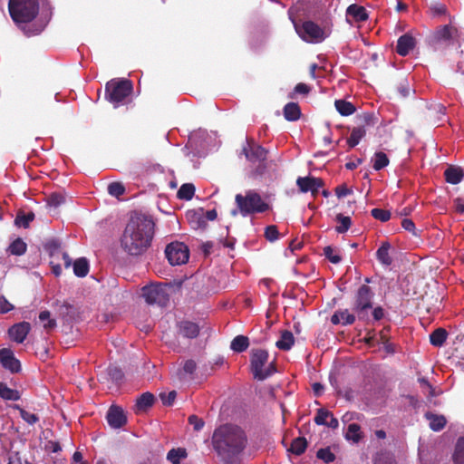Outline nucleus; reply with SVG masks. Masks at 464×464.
<instances>
[{
  "mask_svg": "<svg viewBox=\"0 0 464 464\" xmlns=\"http://www.w3.org/2000/svg\"><path fill=\"white\" fill-rule=\"evenodd\" d=\"M187 457L186 450L184 449H172L167 454V459L171 464H180V459Z\"/></svg>",
  "mask_w": 464,
  "mask_h": 464,
  "instance_id": "obj_42",
  "label": "nucleus"
},
{
  "mask_svg": "<svg viewBox=\"0 0 464 464\" xmlns=\"http://www.w3.org/2000/svg\"><path fill=\"white\" fill-rule=\"evenodd\" d=\"M31 330V324L28 322L14 324L8 330L9 337L17 343H22L27 337Z\"/></svg>",
  "mask_w": 464,
  "mask_h": 464,
  "instance_id": "obj_16",
  "label": "nucleus"
},
{
  "mask_svg": "<svg viewBox=\"0 0 464 464\" xmlns=\"http://www.w3.org/2000/svg\"><path fill=\"white\" fill-rule=\"evenodd\" d=\"M316 457L324 460L325 463L334 462L335 459V455L331 451L330 448L320 449L316 452Z\"/></svg>",
  "mask_w": 464,
  "mask_h": 464,
  "instance_id": "obj_46",
  "label": "nucleus"
},
{
  "mask_svg": "<svg viewBox=\"0 0 464 464\" xmlns=\"http://www.w3.org/2000/svg\"><path fill=\"white\" fill-rule=\"evenodd\" d=\"M401 227L405 230L411 232L414 236H419V234L416 231V228H415V224L413 223V221L411 219L404 218L401 221Z\"/></svg>",
  "mask_w": 464,
  "mask_h": 464,
  "instance_id": "obj_58",
  "label": "nucleus"
},
{
  "mask_svg": "<svg viewBox=\"0 0 464 464\" xmlns=\"http://www.w3.org/2000/svg\"><path fill=\"white\" fill-rule=\"evenodd\" d=\"M284 117L285 120L289 121H295L301 116V110L297 103L295 102H288L285 105L284 110Z\"/></svg>",
  "mask_w": 464,
  "mask_h": 464,
  "instance_id": "obj_24",
  "label": "nucleus"
},
{
  "mask_svg": "<svg viewBox=\"0 0 464 464\" xmlns=\"http://www.w3.org/2000/svg\"><path fill=\"white\" fill-rule=\"evenodd\" d=\"M34 219V213L30 211L28 213H24L23 210H19L16 214L14 224L17 227H23L27 228L30 223Z\"/></svg>",
  "mask_w": 464,
  "mask_h": 464,
  "instance_id": "obj_34",
  "label": "nucleus"
},
{
  "mask_svg": "<svg viewBox=\"0 0 464 464\" xmlns=\"http://www.w3.org/2000/svg\"><path fill=\"white\" fill-rule=\"evenodd\" d=\"M198 324L190 321H182L178 324V334L185 338L194 339L199 334Z\"/></svg>",
  "mask_w": 464,
  "mask_h": 464,
  "instance_id": "obj_19",
  "label": "nucleus"
},
{
  "mask_svg": "<svg viewBox=\"0 0 464 464\" xmlns=\"http://www.w3.org/2000/svg\"><path fill=\"white\" fill-rule=\"evenodd\" d=\"M391 248V245L389 242H382L381 246L378 248L376 252V257L380 263L384 266H390L392 263V258L390 256L389 250Z\"/></svg>",
  "mask_w": 464,
  "mask_h": 464,
  "instance_id": "obj_26",
  "label": "nucleus"
},
{
  "mask_svg": "<svg viewBox=\"0 0 464 464\" xmlns=\"http://www.w3.org/2000/svg\"><path fill=\"white\" fill-rule=\"evenodd\" d=\"M235 202L237 210H232V216H236L239 212L243 217H246L255 213H264L269 208L268 204L262 199L261 196L252 189L246 191L245 195L237 194Z\"/></svg>",
  "mask_w": 464,
  "mask_h": 464,
  "instance_id": "obj_3",
  "label": "nucleus"
},
{
  "mask_svg": "<svg viewBox=\"0 0 464 464\" xmlns=\"http://www.w3.org/2000/svg\"><path fill=\"white\" fill-rule=\"evenodd\" d=\"M347 15L354 18L356 22H364L368 19V14L363 6L353 4L346 10Z\"/></svg>",
  "mask_w": 464,
  "mask_h": 464,
  "instance_id": "obj_22",
  "label": "nucleus"
},
{
  "mask_svg": "<svg viewBox=\"0 0 464 464\" xmlns=\"http://www.w3.org/2000/svg\"><path fill=\"white\" fill-rule=\"evenodd\" d=\"M366 130L364 127H355L352 130L350 137L347 139V144L350 148H353L359 144L361 140L365 136Z\"/></svg>",
  "mask_w": 464,
  "mask_h": 464,
  "instance_id": "obj_32",
  "label": "nucleus"
},
{
  "mask_svg": "<svg viewBox=\"0 0 464 464\" xmlns=\"http://www.w3.org/2000/svg\"><path fill=\"white\" fill-rule=\"evenodd\" d=\"M242 151L246 160L252 163L266 161L268 154V151L264 147L256 144L252 140H247Z\"/></svg>",
  "mask_w": 464,
  "mask_h": 464,
  "instance_id": "obj_12",
  "label": "nucleus"
},
{
  "mask_svg": "<svg viewBox=\"0 0 464 464\" xmlns=\"http://www.w3.org/2000/svg\"><path fill=\"white\" fill-rule=\"evenodd\" d=\"M257 163H258V165L252 172L254 177L262 176L266 171V161L257 162Z\"/></svg>",
  "mask_w": 464,
  "mask_h": 464,
  "instance_id": "obj_62",
  "label": "nucleus"
},
{
  "mask_svg": "<svg viewBox=\"0 0 464 464\" xmlns=\"http://www.w3.org/2000/svg\"><path fill=\"white\" fill-rule=\"evenodd\" d=\"M294 92H295V93L306 95L309 93L310 88L307 84L299 82L295 85Z\"/></svg>",
  "mask_w": 464,
  "mask_h": 464,
  "instance_id": "obj_61",
  "label": "nucleus"
},
{
  "mask_svg": "<svg viewBox=\"0 0 464 464\" xmlns=\"http://www.w3.org/2000/svg\"><path fill=\"white\" fill-rule=\"evenodd\" d=\"M13 309L14 305L4 295H0V314H6Z\"/></svg>",
  "mask_w": 464,
  "mask_h": 464,
  "instance_id": "obj_57",
  "label": "nucleus"
},
{
  "mask_svg": "<svg viewBox=\"0 0 464 464\" xmlns=\"http://www.w3.org/2000/svg\"><path fill=\"white\" fill-rule=\"evenodd\" d=\"M415 45V38L410 34H404L397 41L396 52L401 56H406L414 49Z\"/></svg>",
  "mask_w": 464,
  "mask_h": 464,
  "instance_id": "obj_17",
  "label": "nucleus"
},
{
  "mask_svg": "<svg viewBox=\"0 0 464 464\" xmlns=\"http://www.w3.org/2000/svg\"><path fill=\"white\" fill-rule=\"evenodd\" d=\"M373 464H397V461L393 453L383 450L375 455Z\"/></svg>",
  "mask_w": 464,
  "mask_h": 464,
  "instance_id": "obj_36",
  "label": "nucleus"
},
{
  "mask_svg": "<svg viewBox=\"0 0 464 464\" xmlns=\"http://www.w3.org/2000/svg\"><path fill=\"white\" fill-rule=\"evenodd\" d=\"M108 192L111 196L119 198L125 192V187L121 182H111L108 186Z\"/></svg>",
  "mask_w": 464,
  "mask_h": 464,
  "instance_id": "obj_48",
  "label": "nucleus"
},
{
  "mask_svg": "<svg viewBox=\"0 0 464 464\" xmlns=\"http://www.w3.org/2000/svg\"><path fill=\"white\" fill-rule=\"evenodd\" d=\"M188 423L193 426L194 430L198 431L204 427V420L197 415H190L188 419Z\"/></svg>",
  "mask_w": 464,
  "mask_h": 464,
  "instance_id": "obj_55",
  "label": "nucleus"
},
{
  "mask_svg": "<svg viewBox=\"0 0 464 464\" xmlns=\"http://www.w3.org/2000/svg\"><path fill=\"white\" fill-rule=\"evenodd\" d=\"M20 415L24 421L31 425L36 423L39 420V417L36 414L31 413L24 409H20Z\"/></svg>",
  "mask_w": 464,
  "mask_h": 464,
  "instance_id": "obj_54",
  "label": "nucleus"
},
{
  "mask_svg": "<svg viewBox=\"0 0 464 464\" xmlns=\"http://www.w3.org/2000/svg\"><path fill=\"white\" fill-rule=\"evenodd\" d=\"M454 206L455 209L458 213L463 214L464 213V198H456L454 200Z\"/></svg>",
  "mask_w": 464,
  "mask_h": 464,
  "instance_id": "obj_63",
  "label": "nucleus"
},
{
  "mask_svg": "<svg viewBox=\"0 0 464 464\" xmlns=\"http://www.w3.org/2000/svg\"><path fill=\"white\" fill-rule=\"evenodd\" d=\"M331 413V411L324 408H320L317 410L314 420L317 425H326L327 418H330Z\"/></svg>",
  "mask_w": 464,
  "mask_h": 464,
  "instance_id": "obj_50",
  "label": "nucleus"
},
{
  "mask_svg": "<svg viewBox=\"0 0 464 464\" xmlns=\"http://www.w3.org/2000/svg\"><path fill=\"white\" fill-rule=\"evenodd\" d=\"M296 185L302 193L311 192L314 198L319 193V189L324 187V183L322 179L313 176L298 177Z\"/></svg>",
  "mask_w": 464,
  "mask_h": 464,
  "instance_id": "obj_13",
  "label": "nucleus"
},
{
  "mask_svg": "<svg viewBox=\"0 0 464 464\" xmlns=\"http://www.w3.org/2000/svg\"><path fill=\"white\" fill-rule=\"evenodd\" d=\"M456 357L459 358V363L464 367V343L455 349Z\"/></svg>",
  "mask_w": 464,
  "mask_h": 464,
  "instance_id": "obj_64",
  "label": "nucleus"
},
{
  "mask_svg": "<svg viewBox=\"0 0 464 464\" xmlns=\"http://www.w3.org/2000/svg\"><path fill=\"white\" fill-rule=\"evenodd\" d=\"M212 443L225 464H238L237 456L246 448V436L240 427L225 424L215 430Z\"/></svg>",
  "mask_w": 464,
  "mask_h": 464,
  "instance_id": "obj_2",
  "label": "nucleus"
},
{
  "mask_svg": "<svg viewBox=\"0 0 464 464\" xmlns=\"http://www.w3.org/2000/svg\"><path fill=\"white\" fill-rule=\"evenodd\" d=\"M155 397L151 392H144L137 398L134 406L136 413L146 412L154 403Z\"/></svg>",
  "mask_w": 464,
  "mask_h": 464,
  "instance_id": "obj_20",
  "label": "nucleus"
},
{
  "mask_svg": "<svg viewBox=\"0 0 464 464\" xmlns=\"http://www.w3.org/2000/svg\"><path fill=\"white\" fill-rule=\"evenodd\" d=\"M39 322L47 333L52 332L56 327V320L51 318V313L47 310L39 314Z\"/></svg>",
  "mask_w": 464,
  "mask_h": 464,
  "instance_id": "obj_31",
  "label": "nucleus"
},
{
  "mask_svg": "<svg viewBox=\"0 0 464 464\" xmlns=\"http://www.w3.org/2000/svg\"><path fill=\"white\" fill-rule=\"evenodd\" d=\"M269 353L265 349H252L250 352V369L255 379L264 381L276 372L274 362H270L267 367Z\"/></svg>",
  "mask_w": 464,
  "mask_h": 464,
  "instance_id": "obj_5",
  "label": "nucleus"
},
{
  "mask_svg": "<svg viewBox=\"0 0 464 464\" xmlns=\"http://www.w3.org/2000/svg\"><path fill=\"white\" fill-rule=\"evenodd\" d=\"M444 177L448 183L457 185L462 181L464 172L459 167L450 166L444 171Z\"/></svg>",
  "mask_w": 464,
  "mask_h": 464,
  "instance_id": "obj_21",
  "label": "nucleus"
},
{
  "mask_svg": "<svg viewBox=\"0 0 464 464\" xmlns=\"http://www.w3.org/2000/svg\"><path fill=\"white\" fill-rule=\"evenodd\" d=\"M65 201V198L63 194L53 192L47 198V205L53 208H58Z\"/></svg>",
  "mask_w": 464,
  "mask_h": 464,
  "instance_id": "obj_45",
  "label": "nucleus"
},
{
  "mask_svg": "<svg viewBox=\"0 0 464 464\" xmlns=\"http://www.w3.org/2000/svg\"><path fill=\"white\" fill-rule=\"evenodd\" d=\"M73 273L78 277H84L89 273V262L85 257L77 258L73 262Z\"/></svg>",
  "mask_w": 464,
  "mask_h": 464,
  "instance_id": "obj_29",
  "label": "nucleus"
},
{
  "mask_svg": "<svg viewBox=\"0 0 464 464\" xmlns=\"http://www.w3.org/2000/svg\"><path fill=\"white\" fill-rule=\"evenodd\" d=\"M448 337V332L444 328H437L430 334V342L435 347L444 344Z\"/></svg>",
  "mask_w": 464,
  "mask_h": 464,
  "instance_id": "obj_27",
  "label": "nucleus"
},
{
  "mask_svg": "<svg viewBox=\"0 0 464 464\" xmlns=\"http://www.w3.org/2000/svg\"><path fill=\"white\" fill-rule=\"evenodd\" d=\"M425 417L430 420V428L434 431H440L446 426L447 420L443 415L427 412Z\"/></svg>",
  "mask_w": 464,
  "mask_h": 464,
  "instance_id": "obj_25",
  "label": "nucleus"
},
{
  "mask_svg": "<svg viewBox=\"0 0 464 464\" xmlns=\"http://www.w3.org/2000/svg\"><path fill=\"white\" fill-rule=\"evenodd\" d=\"M197 369V363L194 360H187L184 364H183V368H182V372L184 374H188L189 376H191L195 371Z\"/></svg>",
  "mask_w": 464,
  "mask_h": 464,
  "instance_id": "obj_56",
  "label": "nucleus"
},
{
  "mask_svg": "<svg viewBox=\"0 0 464 464\" xmlns=\"http://www.w3.org/2000/svg\"><path fill=\"white\" fill-rule=\"evenodd\" d=\"M334 106L342 116L352 115L356 111L355 106L345 100H336L334 102Z\"/></svg>",
  "mask_w": 464,
  "mask_h": 464,
  "instance_id": "obj_30",
  "label": "nucleus"
},
{
  "mask_svg": "<svg viewBox=\"0 0 464 464\" xmlns=\"http://www.w3.org/2000/svg\"><path fill=\"white\" fill-rule=\"evenodd\" d=\"M195 194V186L192 183L182 184L177 192V197L179 199L190 200Z\"/></svg>",
  "mask_w": 464,
  "mask_h": 464,
  "instance_id": "obj_37",
  "label": "nucleus"
},
{
  "mask_svg": "<svg viewBox=\"0 0 464 464\" xmlns=\"http://www.w3.org/2000/svg\"><path fill=\"white\" fill-rule=\"evenodd\" d=\"M27 246L21 238H16L14 240L9 247L8 251L14 256H22L26 252Z\"/></svg>",
  "mask_w": 464,
  "mask_h": 464,
  "instance_id": "obj_39",
  "label": "nucleus"
},
{
  "mask_svg": "<svg viewBox=\"0 0 464 464\" xmlns=\"http://www.w3.org/2000/svg\"><path fill=\"white\" fill-rule=\"evenodd\" d=\"M324 255L333 264H338L342 260L341 256L335 253V250L331 246H327L324 248Z\"/></svg>",
  "mask_w": 464,
  "mask_h": 464,
  "instance_id": "obj_49",
  "label": "nucleus"
},
{
  "mask_svg": "<svg viewBox=\"0 0 464 464\" xmlns=\"http://www.w3.org/2000/svg\"><path fill=\"white\" fill-rule=\"evenodd\" d=\"M428 13L431 17H440L447 14V7L441 3H431L429 5Z\"/></svg>",
  "mask_w": 464,
  "mask_h": 464,
  "instance_id": "obj_43",
  "label": "nucleus"
},
{
  "mask_svg": "<svg viewBox=\"0 0 464 464\" xmlns=\"http://www.w3.org/2000/svg\"><path fill=\"white\" fill-rule=\"evenodd\" d=\"M249 346L248 337L245 335H237L236 336L232 342L230 348L237 353L245 352Z\"/></svg>",
  "mask_w": 464,
  "mask_h": 464,
  "instance_id": "obj_35",
  "label": "nucleus"
},
{
  "mask_svg": "<svg viewBox=\"0 0 464 464\" xmlns=\"http://www.w3.org/2000/svg\"><path fill=\"white\" fill-rule=\"evenodd\" d=\"M453 460L455 464H464V437L457 440Z\"/></svg>",
  "mask_w": 464,
  "mask_h": 464,
  "instance_id": "obj_41",
  "label": "nucleus"
},
{
  "mask_svg": "<svg viewBox=\"0 0 464 464\" xmlns=\"http://www.w3.org/2000/svg\"><path fill=\"white\" fill-rule=\"evenodd\" d=\"M336 220L339 223V226L335 227V230L340 234L345 233L352 225L351 218L343 216V214H338L336 216Z\"/></svg>",
  "mask_w": 464,
  "mask_h": 464,
  "instance_id": "obj_44",
  "label": "nucleus"
},
{
  "mask_svg": "<svg viewBox=\"0 0 464 464\" xmlns=\"http://www.w3.org/2000/svg\"><path fill=\"white\" fill-rule=\"evenodd\" d=\"M108 374H109L110 378L115 382H121L124 376L121 368H119L117 366H109L108 367Z\"/></svg>",
  "mask_w": 464,
  "mask_h": 464,
  "instance_id": "obj_52",
  "label": "nucleus"
},
{
  "mask_svg": "<svg viewBox=\"0 0 464 464\" xmlns=\"http://www.w3.org/2000/svg\"><path fill=\"white\" fill-rule=\"evenodd\" d=\"M265 237L269 242H274L279 237V232L277 227L275 225L267 226L265 228Z\"/></svg>",
  "mask_w": 464,
  "mask_h": 464,
  "instance_id": "obj_51",
  "label": "nucleus"
},
{
  "mask_svg": "<svg viewBox=\"0 0 464 464\" xmlns=\"http://www.w3.org/2000/svg\"><path fill=\"white\" fill-rule=\"evenodd\" d=\"M355 314V313H350L348 309H338L331 316V323L333 324L351 325L356 320L357 315Z\"/></svg>",
  "mask_w": 464,
  "mask_h": 464,
  "instance_id": "obj_18",
  "label": "nucleus"
},
{
  "mask_svg": "<svg viewBox=\"0 0 464 464\" xmlns=\"http://www.w3.org/2000/svg\"><path fill=\"white\" fill-rule=\"evenodd\" d=\"M0 397L6 401H18L21 395L19 391L11 389L5 383L0 382Z\"/></svg>",
  "mask_w": 464,
  "mask_h": 464,
  "instance_id": "obj_33",
  "label": "nucleus"
},
{
  "mask_svg": "<svg viewBox=\"0 0 464 464\" xmlns=\"http://www.w3.org/2000/svg\"><path fill=\"white\" fill-rule=\"evenodd\" d=\"M0 362L4 368L9 370L13 373L19 372L21 370V364L17 360L12 350L8 348H3L0 350Z\"/></svg>",
  "mask_w": 464,
  "mask_h": 464,
  "instance_id": "obj_15",
  "label": "nucleus"
},
{
  "mask_svg": "<svg viewBox=\"0 0 464 464\" xmlns=\"http://www.w3.org/2000/svg\"><path fill=\"white\" fill-rule=\"evenodd\" d=\"M371 215L377 220L386 222L391 218V212L383 208H372Z\"/></svg>",
  "mask_w": 464,
  "mask_h": 464,
  "instance_id": "obj_47",
  "label": "nucleus"
},
{
  "mask_svg": "<svg viewBox=\"0 0 464 464\" xmlns=\"http://www.w3.org/2000/svg\"><path fill=\"white\" fill-rule=\"evenodd\" d=\"M165 256L171 266H179L188 262L189 250L184 243L173 242L166 246Z\"/></svg>",
  "mask_w": 464,
  "mask_h": 464,
  "instance_id": "obj_11",
  "label": "nucleus"
},
{
  "mask_svg": "<svg viewBox=\"0 0 464 464\" xmlns=\"http://www.w3.org/2000/svg\"><path fill=\"white\" fill-rule=\"evenodd\" d=\"M373 293L366 284L362 285L353 300V310L360 321H369V310L372 308Z\"/></svg>",
  "mask_w": 464,
  "mask_h": 464,
  "instance_id": "obj_8",
  "label": "nucleus"
},
{
  "mask_svg": "<svg viewBox=\"0 0 464 464\" xmlns=\"http://www.w3.org/2000/svg\"><path fill=\"white\" fill-rule=\"evenodd\" d=\"M372 160L373 162L372 168L375 170H381L390 163L388 156L382 151L375 152Z\"/></svg>",
  "mask_w": 464,
  "mask_h": 464,
  "instance_id": "obj_38",
  "label": "nucleus"
},
{
  "mask_svg": "<svg viewBox=\"0 0 464 464\" xmlns=\"http://www.w3.org/2000/svg\"><path fill=\"white\" fill-rule=\"evenodd\" d=\"M295 338L292 332L285 330L281 333L280 339L276 341V346L282 351H288L292 348Z\"/></svg>",
  "mask_w": 464,
  "mask_h": 464,
  "instance_id": "obj_23",
  "label": "nucleus"
},
{
  "mask_svg": "<svg viewBox=\"0 0 464 464\" xmlns=\"http://www.w3.org/2000/svg\"><path fill=\"white\" fill-rule=\"evenodd\" d=\"M451 37V28L449 25H444L438 31V38L448 40Z\"/></svg>",
  "mask_w": 464,
  "mask_h": 464,
  "instance_id": "obj_59",
  "label": "nucleus"
},
{
  "mask_svg": "<svg viewBox=\"0 0 464 464\" xmlns=\"http://www.w3.org/2000/svg\"><path fill=\"white\" fill-rule=\"evenodd\" d=\"M44 250L49 254L50 266L52 272L55 276L62 274L60 261H63L65 268H69L72 265V259L66 252L62 249V242L58 238H51L44 244Z\"/></svg>",
  "mask_w": 464,
  "mask_h": 464,
  "instance_id": "obj_7",
  "label": "nucleus"
},
{
  "mask_svg": "<svg viewBox=\"0 0 464 464\" xmlns=\"http://www.w3.org/2000/svg\"><path fill=\"white\" fill-rule=\"evenodd\" d=\"M298 35L307 43H321L327 34L324 30L313 21H304L302 24H294Z\"/></svg>",
  "mask_w": 464,
  "mask_h": 464,
  "instance_id": "obj_9",
  "label": "nucleus"
},
{
  "mask_svg": "<svg viewBox=\"0 0 464 464\" xmlns=\"http://www.w3.org/2000/svg\"><path fill=\"white\" fill-rule=\"evenodd\" d=\"M154 233L155 223L152 218L134 212L121 236V247L130 256H141L150 247Z\"/></svg>",
  "mask_w": 464,
  "mask_h": 464,
  "instance_id": "obj_1",
  "label": "nucleus"
},
{
  "mask_svg": "<svg viewBox=\"0 0 464 464\" xmlns=\"http://www.w3.org/2000/svg\"><path fill=\"white\" fill-rule=\"evenodd\" d=\"M307 445V440L304 437H297L292 440L288 450L296 456H300L305 451Z\"/></svg>",
  "mask_w": 464,
  "mask_h": 464,
  "instance_id": "obj_28",
  "label": "nucleus"
},
{
  "mask_svg": "<svg viewBox=\"0 0 464 464\" xmlns=\"http://www.w3.org/2000/svg\"><path fill=\"white\" fill-rule=\"evenodd\" d=\"M133 90V84L128 79H112L105 85V99L118 107L126 98H128Z\"/></svg>",
  "mask_w": 464,
  "mask_h": 464,
  "instance_id": "obj_6",
  "label": "nucleus"
},
{
  "mask_svg": "<svg viewBox=\"0 0 464 464\" xmlns=\"http://www.w3.org/2000/svg\"><path fill=\"white\" fill-rule=\"evenodd\" d=\"M352 193V189L348 188L345 184L336 187L335 194L338 198L345 197Z\"/></svg>",
  "mask_w": 464,
  "mask_h": 464,
  "instance_id": "obj_60",
  "label": "nucleus"
},
{
  "mask_svg": "<svg viewBox=\"0 0 464 464\" xmlns=\"http://www.w3.org/2000/svg\"><path fill=\"white\" fill-rule=\"evenodd\" d=\"M361 434V427L357 423H351L347 428V432L345 434V439L348 440H353V442H358L362 439Z\"/></svg>",
  "mask_w": 464,
  "mask_h": 464,
  "instance_id": "obj_40",
  "label": "nucleus"
},
{
  "mask_svg": "<svg viewBox=\"0 0 464 464\" xmlns=\"http://www.w3.org/2000/svg\"><path fill=\"white\" fill-rule=\"evenodd\" d=\"M8 11L15 24H26L38 14L39 4L37 0H9Z\"/></svg>",
  "mask_w": 464,
  "mask_h": 464,
  "instance_id": "obj_4",
  "label": "nucleus"
},
{
  "mask_svg": "<svg viewBox=\"0 0 464 464\" xmlns=\"http://www.w3.org/2000/svg\"><path fill=\"white\" fill-rule=\"evenodd\" d=\"M142 296L148 304H159L160 306H165L169 300L167 288L162 284L144 286L142 288Z\"/></svg>",
  "mask_w": 464,
  "mask_h": 464,
  "instance_id": "obj_10",
  "label": "nucleus"
},
{
  "mask_svg": "<svg viewBox=\"0 0 464 464\" xmlns=\"http://www.w3.org/2000/svg\"><path fill=\"white\" fill-rule=\"evenodd\" d=\"M177 397L176 391H171L168 393L161 392L160 394V401L164 406H171Z\"/></svg>",
  "mask_w": 464,
  "mask_h": 464,
  "instance_id": "obj_53",
  "label": "nucleus"
},
{
  "mask_svg": "<svg viewBox=\"0 0 464 464\" xmlns=\"http://www.w3.org/2000/svg\"><path fill=\"white\" fill-rule=\"evenodd\" d=\"M107 421L111 428L120 429L127 422L124 411L120 406L111 405L106 415Z\"/></svg>",
  "mask_w": 464,
  "mask_h": 464,
  "instance_id": "obj_14",
  "label": "nucleus"
}]
</instances>
